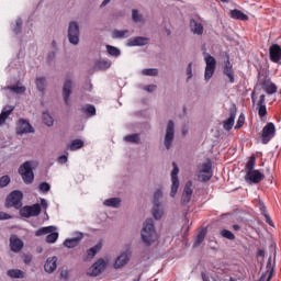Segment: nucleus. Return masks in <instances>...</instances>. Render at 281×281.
<instances>
[{
    "mask_svg": "<svg viewBox=\"0 0 281 281\" xmlns=\"http://www.w3.org/2000/svg\"><path fill=\"white\" fill-rule=\"evenodd\" d=\"M220 236L222 238H226V240H236V235H234V233H232V231L229 229H222L220 232Z\"/></svg>",
    "mask_w": 281,
    "mask_h": 281,
    "instance_id": "473e14b6",
    "label": "nucleus"
},
{
    "mask_svg": "<svg viewBox=\"0 0 281 281\" xmlns=\"http://www.w3.org/2000/svg\"><path fill=\"white\" fill-rule=\"evenodd\" d=\"M54 229V226L42 227L35 232V236H45L46 234H52Z\"/></svg>",
    "mask_w": 281,
    "mask_h": 281,
    "instance_id": "f704fd0d",
    "label": "nucleus"
},
{
    "mask_svg": "<svg viewBox=\"0 0 281 281\" xmlns=\"http://www.w3.org/2000/svg\"><path fill=\"white\" fill-rule=\"evenodd\" d=\"M104 269H106V261H104V259H99L89 268L88 276L91 278H98L100 273L104 272Z\"/></svg>",
    "mask_w": 281,
    "mask_h": 281,
    "instance_id": "9d476101",
    "label": "nucleus"
},
{
    "mask_svg": "<svg viewBox=\"0 0 281 281\" xmlns=\"http://www.w3.org/2000/svg\"><path fill=\"white\" fill-rule=\"evenodd\" d=\"M143 16L142 14H139V11H137L136 9L132 10V20L134 21V23H142L143 21Z\"/></svg>",
    "mask_w": 281,
    "mask_h": 281,
    "instance_id": "79ce46f5",
    "label": "nucleus"
},
{
    "mask_svg": "<svg viewBox=\"0 0 281 281\" xmlns=\"http://www.w3.org/2000/svg\"><path fill=\"white\" fill-rule=\"evenodd\" d=\"M155 89H157V86H155V85L145 86V91H148V93H153V91H155Z\"/></svg>",
    "mask_w": 281,
    "mask_h": 281,
    "instance_id": "0e129e2a",
    "label": "nucleus"
},
{
    "mask_svg": "<svg viewBox=\"0 0 281 281\" xmlns=\"http://www.w3.org/2000/svg\"><path fill=\"white\" fill-rule=\"evenodd\" d=\"M270 60L272 63H280L281 60V47L278 44H273L269 48Z\"/></svg>",
    "mask_w": 281,
    "mask_h": 281,
    "instance_id": "a211bd4d",
    "label": "nucleus"
},
{
    "mask_svg": "<svg viewBox=\"0 0 281 281\" xmlns=\"http://www.w3.org/2000/svg\"><path fill=\"white\" fill-rule=\"evenodd\" d=\"M98 251H100V246H94V247L88 249V250H87L88 258H93V257H95V254H98Z\"/></svg>",
    "mask_w": 281,
    "mask_h": 281,
    "instance_id": "3c124183",
    "label": "nucleus"
},
{
    "mask_svg": "<svg viewBox=\"0 0 281 281\" xmlns=\"http://www.w3.org/2000/svg\"><path fill=\"white\" fill-rule=\"evenodd\" d=\"M276 137V124L273 123H267L261 132V143L268 144L270 140H272Z\"/></svg>",
    "mask_w": 281,
    "mask_h": 281,
    "instance_id": "423d86ee",
    "label": "nucleus"
},
{
    "mask_svg": "<svg viewBox=\"0 0 281 281\" xmlns=\"http://www.w3.org/2000/svg\"><path fill=\"white\" fill-rule=\"evenodd\" d=\"M238 112V108H236V104H233L229 109V117L224 121V131H232L234 128V122L236 121V113Z\"/></svg>",
    "mask_w": 281,
    "mask_h": 281,
    "instance_id": "f8f14e48",
    "label": "nucleus"
},
{
    "mask_svg": "<svg viewBox=\"0 0 281 281\" xmlns=\"http://www.w3.org/2000/svg\"><path fill=\"white\" fill-rule=\"evenodd\" d=\"M246 183L248 186H256L265 180V173L260 172V170L256 169L255 171H249L244 177Z\"/></svg>",
    "mask_w": 281,
    "mask_h": 281,
    "instance_id": "0eeeda50",
    "label": "nucleus"
},
{
    "mask_svg": "<svg viewBox=\"0 0 281 281\" xmlns=\"http://www.w3.org/2000/svg\"><path fill=\"white\" fill-rule=\"evenodd\" d=\"M192 193H193L192 181H188L184 186L182 196H181L182 205H188V203H190V201H192Z\"/></svg>",
    "mask_w": 281,
    "mask_h": 281,
    "instance_id": "4468645a",
    "label": "nucleus"
},
{
    "mask_svg": "<svg viewBox=\"0 0 281 281\" xmlns=\"http://www.w3.org/2000/svg\"><path fill=\"white\" fill-rule=\"evenodd\" d=\"M131 36V32L128 30H114L112 32V38H128Z\"/></svg>",
    "mask_w": 281,
    "mask_h": 281,
    "instance_id": "bb28decb",
    "label": "nucleus"
},
{
    "mask_svg": "<svg viewBox=\"0 0 281 281\" xmlns=\"http://www.w3.org/2000/svg\"><path fill=\"white\" fill-rule=\"evenodd\" d=\"M43 122L46 126H54V117L47 112L43 113Z\"/></svg>",
    "mask_w": 281,
    "mask_h": 281,
    "instance_id": "58836bf2",
    "label": "nucleus"
},
{
    "mask_svg": "<svg viewBox=\"0 0 281 281\" xmlns=\"http://www.w3.org/2000/svg\"><path fill=\"white\" fill-rule=\"evenodd\" d=\"M16 133L18 135H25V133H34V127L25 119H20Z\"/></svg>",
    "mask_w": 281,
    "mask_h": 281,
    "instance_id": "ddd939ff",
    "label": "nucleus"
},
{
    "mask_svg": "<svg viewBox=\"0 0 281 281\" xmlns=\"http://www.w3.org/2000/svg\"><path fill=\"white\" fill-rule=\"evenodd\" d=\"M190 29L193 34H198V36L203 35V24L196 22V20L190 21Z\"/></svg>",
    "mask_w": 281,
    "mask_h": 281,
    "instance_id": "4be33fe9",
    "label": "nucleus"
},
{
    "mask_svg": "<svg viewBox=\"0 0 281 281\" xmlns=\"http://www.w3.org/2000/svg\"><path fill=\"white\" fill-rule=\"evenodd\" d=\"M223 69H234V65H232V61H229V59L226 60Z\"/></svg>",
    "mask_w": 281,
    "mask_h": 281,
    "instance_id": "774afa93",
    "label": "nucleus"
},
{
    "mask_svg": "<svg viewBox=\"0 0 281 281\" xmlns=\"http://www.w3.org/2000/svg\"><path fill=\"white\" fill-rule=\"evenodd\" d=\"M56 58V52H50L47 56V61L52 63Z\"/></svg>",
    "mask_w": 281,
    "mask_h": 281,
    "instance_id": "338daca9",
    "label": "nucleus"
},
{
    "mask_svg": "<svg viewBox=\"0 0 281 281\" xmlns=\"http://www.w3.org/2000/svg\"><path fill=\"white\" fill-rule=\"evenodd\" d=\"M261 89H263L268 95H273L278 93V86L271 81V79L261 82Z\"/></svg>",
    "mask_w": 281,
    "mask_h": 281,
    "instance_id": "6ab92c4d",
    "label": "nucleus"
},
{
    "mask_svg": "<svg viewBox=\"0 0 281 281\" xmlns=\"http://www.w3.org/2000/svg\"><path fill=\"white\" fill-rule=\"evenodd\" d=\"M269 265H271V258L269 259L268 261V265H267V272L261 274L260 277V281H271V278L273 277V272L271 270H269Z\"/></svg>",
    "mask_w": 281,
    "mask_h": 281,
    "instance_id": "c9c22d12",
    "label": "nucleus"
},
{
    "mask_svg": "<svg viewBox=\"0 0 281 281\" xmlns=\"http://www.w3.org/2000/svg\"><path fill=\"white\" fill-rule=\"evenodd\" d=\"M205 234H207L206 229H202L199 232V234L196 235L195 241H194V247H199V245H201V243H203V240H205Z\"/></svg>",
    "mask_w": 281,
    "mask_h": 281,
    "instance_id": "e433bc0d",
    "label": "nucleus"
},
{
    "mask_svg": "<svg viewBox=\"0 0 281 281\" xmlns=\"http://www.w3.org/2000/svg\"><path fill=\"white\" fill-rule=\"evenodd\" d=\"M38 188L41 192H49V190H52V186L47 182L40 183Z\"/></svg>",
    "mask_w": 281,
    "mask_h": 281,
    "instance_id": "5fc2aeb1",
    "label": "nucleus"
},
{
    "mask_svg": "<svg viewBox=\"0 0 281 281\" xmlns=\"http://www.w3.org/2000/svg\"><path fill=\"white\" fill-rule=\"evenodd\" d=\"M200 172L204 175H212V162L202 164V169Z\"/></svg>",
    "mask_w": 281,
    "mask_h": 281,
    "instance_id": "a19ab883",
    "label": "nucleus"
},
{
    "mask_svg": "<svg viewBox=\"0 0 281 281\" xmlns=\"http://www.w3.org/2000/svg\"><path fill=\"white\" fill-rule=\"evenodd\" d=\"M127 262H128V255L122 254L116 258L114 262V269H122V267H124V265H126Z\"/></svg>",
    "mask_w": 281,
    "mask_h": 281,
    "instance_id": "5701e85b",
    "label": "nucleus"
},
{
    "mask_svg": "<svg viewBox=\"0 0 281 281\" xmlns=\"http://www.w3.org/2000/svg\"><path fill=\"white\" fill-rule=\"evenodd\" d=\"M85 146V142L82 139H74L68 146L69 150H80Z\"/></svg>",
    "mask_w": 281,
    "mask_h": 281,
    "instance_id": "2f4dec72",
    "label": "nucleus"
},
{
    "mask_svg": "<svg viewBox=\"0 0 281 281\" xmlns=\"http://www.w3.org/2000/svg\"><path fill=\"white\" fill-rule=\"evenodd\" d=\"M58 240V233L56 232H50L47 236H46V243L49 244H54Z\"/></svg>",
    "mask_w": 281,
    "mask_h": 281,
    "instance_id": "c03bdc74",
    "label": "nucleus"
},
{
    "mask_svg": "<svg viewBox=\"0 0 281 281\" xmlns=\"http://www.w3.org/2000/svg\"><path fill=\"white\" fill-rule=\"evenodd\" d=\"M265 100H266V95L265 94H261L259 97V100L257 102V106H265Z\"/></svg>",
    "mask_w": 281,
    "mask_h": 281,
    "instance_id": "680f3d73",
    "label": "nucleus"
},
{
    "mask_svg": "<svg viewBox=\"0 0 281 281\" xmlns=\"http://www.w3.org/2000/svg\"><path fill=\"white\" fill-rule=\"evenodd\" d=\"M214 71H216V69H214V68H206L205 67L204 79L206 81L211 80L212 76H214Z\"/></svg>",
    "mask_w": 281,
    "mask_h": 281,
    "instance_id": "09e8293b",
    "label": "nucleus"
},
{
    "mask_svg": "<svg viewBox=\"0 0 281 281\" xmlns=\"http://www.w3.org/2000/svg\"><path fill=\"white\" fill-rule=\"evenodd\" d=\"M9 243L10 249L11 251H14V254H19V251L23 249V240H21L16 235H11Z\"/></svg>",
    "mask_w": 281,
    "mask_h": 281,
    "instance_id": "f3484780",
    "label": "nucleus"
},
{
    "mask_svg": "<svg viewBox=\"0 0 281 281\" xmlns=\"http://www.w3.org/2000/svg\"><path fill=\"white\" fill-rule=\"evenodd\" d=\"M204 60L206 63V68L216 69V58H214V56L206 54Z\"/></svg>",
    "mask_w": 281,
    "mask_h": 281,
    "instance_id": "c756f323",
    "label": "nucleus"
},
{
    "mask_svg": "<svg viewBox=\"0 0 281 281\" xmlns=\"http://www.w3.org/2000/svg\"><path fill=\"white\" fill-rule=\"evenodd\" d=\"M95 68L100 69L101 71H105V69L111 68V60L109 59H101L95 63Z\"/></svg>",
    "mask_w": 281,
    "mask_h": 281,
    "instance_id": "cd10ccee",
    "label": "nucleus"
},
{
    "mask_svg": "<svg viewBox=\"0 0 281 281\" xmlns=\"http://www.w3.org/2000/svg\"><path fill=\"white\" fill-rule=\"evenodd\" d=\"M82 113L88 115L89 117H93L95 115V105L87 104L82 108Z\"/></svg>",
    "mask_w": 281,
    "mask_h": 281,
    "instance_id": "72a5a7b5",
    "label": "nucleus"
},
{
    "mask_svg": "<svg viewBox=\"0 0 281 281\" xmlns=\"http://www.w3.org/2000/svg\"><path fill=\"white\" fill-rule=\"evenodd\" d=\"M231 19L237 21H249V16L238 9L231 10Z\"/></svg>",
    "mask_w": 281,
    "mask_h": 281,
    "instance_id": "412c9836",
    "label": "nucleus"
},
{
    "mask_svg": "<svg viewBox=\"0 0 281 281\" xmlns=\"http://www.w3.org/2000/svg\"><path fill=\"white\" fill-rule=\"evenodd\" d=\"M254 168H256V156H251L246 162V166H245L246 175L247 172H254L256 170Z\"/></svg>",
    "mask_w": 281,
    "mask_h": 281,
    "instance_id": "c85d7f7f",
    "label": "nucleus"
},
{
    "mask_svg": "<svg viewBox=\"0 0 281 281\" xmlns=\"http://www.w3.org/2000/svg\"><path fill=\"white\" fill-rule=\"evenodd\" d=\"M139 134H131L124 137V142L130 144H139Z\"/></svg>",
    "mask_w": 281,
    "mask_h": 281,
    "instance_id": "4c0bfd02",
    "label": "nucleus"
},
{
    "mask_svg": "<svg viewBox=\"0 0 281 281\" xmlns=\"http://www.w3.org/2000/svg\"><path fill=\"white\" fill-rule=\"evenodd\" d=\"M266 218V223H268V225H270V227H273V220H271V216L269 215V213H266V215H263Z\"/></svg>",
    "mask_w": 281,
    "mask_h": 281,
    "instance_id": "e2e57ef3",
    "label": "nucleus"
},
{
    "mask_svg": "<svg viewBox=\"0 0 281 281\" xmlns=\"http://www.w3.org/2000/svg\"><path fill=\"white\" fill-rule=\"evenodd\" d=\"M80 237L65 239L64 247H67L68 249H74V247H78V245H80Z\"/></svg>",
    "mask_w": 281,
    "mask_h": 281,
    "instance_id": "393cba45",
    "label": "nucleus"
},
{
    "mask_svg": "<svg viewBox=\"0 0 281 281\" xmlns=\"http://www.w3.org/2000/svg\"><path fill=\"white\" fill-rule=\"evenodd\" d=\"M148 41H150L148 37H131L127 40V47H144V45H148Z\"/></svg>",
    "mask_w": 281,
    "mask_h": 281,
    "instance_id": "dca6fc26",
    "label": "nucleus"
},
{
    "mask_svg": "<svg viewBox=\"0 0 281 281\" xmlns=\"http://www.w3.org/2000/svg\"><path fill=\"white\" fill-rule=\"evenodd\" d=\"M19 175H21L24 183L27 186L34 183V170H32V161H25L19 168Z\"/></svg>",
    "mask_w": 281,
    "mask_h": 281,
    "instance_id": "7ed1b4c3",
    "label": "nucleus"
},
{
    "mask_svg": "<svg viewBox=\"0 0 281 281\" xmlns=\"http://www.w3.org/2000/svg\"><path fill=\"white\" fill-rule=\"evenodd\" d=\"M162 196L164 194L161 193V190L158 189L155 191L153 200L154 207L151 210V214L156 221H159L161 216H164V210H161V202H159Z\"/></svg>",
    "mask_w": 281,
    "mask_h": 281,
    "instance_id": "20e7f679",
    "label": "nucleus"
},
{
    "mask_svg": "<svg viewBox=\"0 0 281 281\" xmlns=\"http://www.w3.org/2000/svg\"><path fill=\"white\" fill-rule=\"evenodd\" d=\"M187 82H190L192 80V63H189L187 67Z\"/></svg>",
    "mask_w": 281,
    "mask_h": 281,
    "instance_id": "4d7b16f0",
    "label": "nucleus"
},
{
    "mask_svg": "<svg viewBox=\"0 0 281 281\" xmlns=\"http://www.w3.org/2000/svg\"><path fill=\"white\" fill-rule=\"evenodd\" d=\"M41 204L36 203L33 205H26L23 206L20 210L21 216H24V218H30L32 216H38L41 214Z\"/></svg>",
    "mask_w": 281,
    "mask_h": 281,
    "instance_id": "1a4fd4ad",
    "label": "nucleus"
},
{
    "mask_svg": "<svg viewBox=\"0 0 281 281\" xmlns=\"http://www.w3.org/2000/svg\"><path fill=\"white\" fill-rule=\"evenodd\" d=\"M106 52L110 56H113L114 58H119V56H122V50L115 46L106 45Z\"/></svg>",
    "mask_w": 281,
    "mask_h": 281,
    "instance_id": "7c9ffc66",
    "label": "nucleus"
},
{
    "mask_svg": "<svg viewBox=\"0 0 281 281\" xmlns=\"http://www.w3.org/2000/svg\"><path fill=\"white\" fill-rule=\"evenodd\" d=\"M172 142H175V122L169 121L166 130L165 142H164L167 150H170V146H172Z\"/></svg>",
    "mask_w": 281,
    "mask_h": 281,
    "instance_id": "9b49d317",
    "label": "nucleus"
},
{
    "mask_svg": "<svg viewBox=\"0 0 281 281\" xmlns=\"http://www.w3.org/2000/svg\"><path fill=\"white\" fill-rule=\"evenodd\" d=\"M23 30V20L21 18L16 19L15 26L13 29L14 34H21Z\"/></svg>",
    "mask_w": 281,
    "mask_h": 281,
    "instance_id": "37998d69",
    "label": "nucleus"
},
{
    "mask_svg": "<svg viewBox=\"0 0 281 281\" xmlns=\"http://www.w3.org/2000/svg\"><path fill=\"white\" fill-rule=\"evenodd\" d=\"M67 159H68L67 155H61V156L58 157V162L59 164H67Z\"/></svg>",
    "mask_w": 281,
    "mask_h": 281,
    "instance_id": "69168bd1",
    "label": "nucleus"
},
{
    "mask_svg": "<svg viewBox=\"0 0 281 281\" xmlns=\"http://www.w3.org/2000/svg\"><path fill=\"white\" fill-rule=\"evenodd\" d=\"M8 89L14 93H25V86H9Z\"/></svg>",
    "mask_w": 281,
    "mask_h": 281,
    "instance_id": "49530a36",
    "label": "nucleus"
},
{
    "mask_svg": "<svg viewBox=\"0 0 281 281\" xmlns=\"http://www.w3.org/2000/svg\"><path fill=\"white\" fill-rule=\"evenodd\" d=\"M10 218H12V215L0 211V221H10Z\"/></svg>",
    "mask_w": 281,
    "mask_h": 281,
    "instance_id": "13d9d810",
    "label": "nucleus"
},
{
    "mask_svg": "<svg viewBox=\"0 0 281 281\" xmlns=\"http://www.w3.org/2000/svg\"><path fill=\"white\" fill-rule=\"evenodd\" d=\"M106 207H120L122 205V200L120 198H111L103 202Z\"/></svg>",
    "mask_w": 281,
    "mask_h": 281,
    "instance_id": "a878e982",
    "label": "nucleus"
},
{
    "mask_svg": "<svg viewBox=\"0 0 281 281\" xmlns=\"http://www.w3.org/2000/svg\"><path fill=\"white\" fill-rule=\"evenodd\" d=\"M259 117H266L267 115V105H257Z\"/></svg>",
    "mask_w": 281,
    "mask_h": 281,
    "instance_id": "603ef678",
    "label": "nucleus"
},
{
    "mask_svg": "<svg viewBox=\"0 0 281 281\" xmlns=\"http://www.w3.org/2000/svg\"><path fill=\"white\" fill-rule=\"evenodd\" d=\"M226 78H228V81L231 82V85H234L235 82V78H234V71L233 72H226Z\"/></svg>",
    "mask_w": 281,
    "mask_h": 281,
    "instance_id": "052dcab7",
    "label": "nucleus"
},
{
    "mask_svg": "<svg viewBox=\"0 0 281 281\" xmlns=\"http://www.w3.org/2000/svg\"><path fill=\"white\" fill-rule=\"evenodd\" d=\"M56 262H58V257H49L44 265L45 271L47 273H54V271H56L57 268Z\"/></svg>",
    "mask_w": 281,
    "mask_h": 281,
    "instance_id": "aec40b11",
    "label": "nucleus"
},
{
    "mask_svg": "<svg viewBox=\"0 0 281 281\" xmlns=\"http://www.w3.org/2000/svg\"><path fill=\"white\" fill-rule=\"evenodd\" d=\"M12 111H14V106L12 105H5L2 111L1 114L4 115L5 117H10V114L12 113Z\"/></svg>",
    "mask_w": 281,
    "mask_h": 281,
    "instance_id": "de8ad7c7",
    "label": "nucleus"
},
{
    "mask_svg": "<svg viewBox=\"0 0 281 281\" xmlns=\"http://www.w3.org/2000/svg\"><path fill=\"white\" fill-rule=\"evenodd\" d=\"M200 181H202L203 183H207V181H210V179H212V173H201L199 176Z\"/></svg>",
    "mask_w": 281,
    "mask_h": 281,
    "instance_id": "6e6d98bb",
    "label": "nucleus"
},
{
    "mask_svg": "<svg viewBox=\"0 0 281 281\" xmlns=\"http://www.w3.org/2000/svg\"><path fill=\"white\" fill-rule=\"evenodd\" d=\"M7 276L9 278H12V279H20V280H22L23 278H25V272H23L20 269H10V270L7 271Z\"/></svg>",
    "mask_w": 281,
    "mask_h": 281,
    "instance_id": "b1692460",
    "label": "nucleus"
},
{
    "mask_svg": "<svg viewBox=\"0 0 281 281\" xmlns=\"http://www.w3.org/2000/svg\"><path fill=\"white\" fill-rule=\"evenodd\" d=\"M258 207H259V210H260V212H261V214H262L263 216H265L266 214H268V213H267V206H266L262 202H259Z\"/></svg>",
    "mask_w": 281,
    "mask_h": 281,
    "instance_id": "bf43d9fd",
    "label": "nucleus"
},
{
    "mask_svg": "<svg viewBox=\"0 0 281 281\" xmlns=\"http://www.w3.org/2000/svg\"><path fill=\"white\" fill-rule=\"evenodd\" d=\"M35 85L40 91H45V77L36 78Z\"/></svg>",
    "mask_w": 281,
    "mask_h": 281,
    "instance_id": "a18cd8bd",
    "label": "nucleus"
},
{
    "mask_svg": "<svg viewBox=\"0 0 281 281\" xmlns=\"http://www.w3.org/2000/svg\"><path fill=\"white\" fill-rule=\"evenodd\" d=\"M143 76H159V70L156 68H145L142 70Z\"/></svg>",
    "mask_w": 281,
    "mask_h": 281,
    "instance_id": "ea45409f",
    "label": "nucleus"
},
{
    "mask_svg": "<svg viewBox=\"0 0 281 281\" xmlns=\"http://www.w3.org/2000/svg\"><path fill=\"white\" fill-rule=\"evenodd\" d=\"M7 186H10V176H2L0 178V188H7Z\"/></svg>",
    "mask_w": 281,
    "mask_h": 281,
    "instance_id": "8fccbe9b",
    "label": "nucleus"
},
{
    "mask_svg": "<svg viewBox=\"0 0 281 281\" xmlns=\"http://www.w3.org/2000/svg\"><path fill=\"white\" fill-rule=\"evenodd\" d=\"M68 38L71 45H78L80 43V26L78 22H70L68 26Z\"/></svg>",
    "mask_w": 281,
    "mask_h": 281,
    "instance_id": "39448f33",
    "label": "nucleus"
},
{
    "mask_svg": "<svg viewBox=\"0 0 281 281\" xmlns=\"http://www.w3.org/2000/svg\"><path fill=\"white\" fill-rule=\"evenodd\" d=\"M243 126H245V114H240L238 120H237V124L235 125V128H243Z\"/></svg>",
    "mask_w": 281,
    "mask_h": 281,
    "instance_id": "864d4df0",
    "label": "nucleus"
},
{
    "mask_svg": "<svg viewBox=\"0 0 281 281\" xmlns=\"http://www.w3.org/2000/svg\"><path fill=\"white\" fill-rule=\"evenodd\" d=\"M140 238L146 247H150V245L159 240V235H157V231L155 229V222L153 218H147L145 221L140 231Z\"/></svg>",
    "mask_w": 281,
    "mask_h": 281,
    "instance_id": "f257e3e1",
    "label": "nucleus"
},
{
    "mask_svg": "<svg viewBox=\"0 0 281 281\" xmlns=\"http://www.w3.org/2000/svg\"><path fill=\"white\" fill-rule=\"evenodd\" d=\"M173 169L171 171V192L170 196H177V192H179V167L177 162H172Z\"/></svg>",
    "mask_w": 281,
    "mask_h": 281,
    "instance_id": "6e6552de",
    "label": "nucleus"
},
{
    "mask_svg": "<svg viewBox=\"0 0 281 281\" xmlns=\"http://www.w3.org/2000/svg\"><path fill=\"white\" fill-rule=\"evenodd\" d=\"M5 207H14L21 210L23 207V192L15 190L12 191L5 200Z\"/></svg>",
    "mask_w": 281,
    "mask_h": 281,
    "instance_id": "f03ea898",
    "label": "nucleus"
},
{
    "mask_svg": "<svg viewBox=\"0 0 281 281\" xmlns=\"http://www.w3.org/2000/svg\"><path fill=\"white\" fill-rule=\"evenodd\" d=\"M72 87H74V82H71V79H66L63 87V98L67 106H69V98H71Z\"/></svg>",
    "mask_w": 281,
    "mask_h": 281,
    "instance_id": "2eb2a0df",
    "label": "nucleus"
}]
</instances>
